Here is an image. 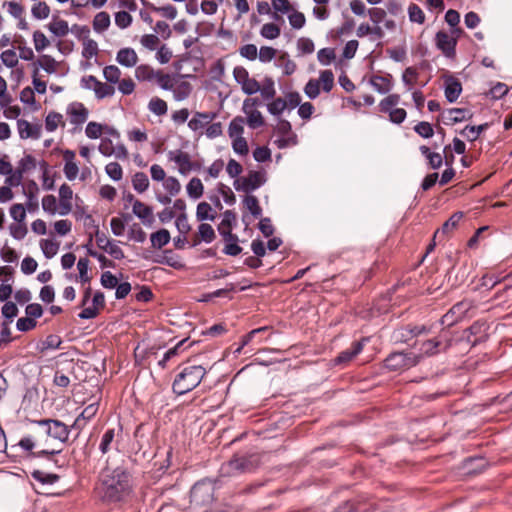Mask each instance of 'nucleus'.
<instances>
[{
  "label": "nucleus",
  "mask_w": 512,
  "mask_h": 512,
  "mask_svg": "<svg viewBox=\"0 0 512 512\" xmlns=\"http://www.w3.org/2000/svg\"><path fill=\"white\" fill-rule=\"evenodd\" d=\"M133 487V478L127 469L106 467L99 474L95 493L103 503L114 504L127 501Z\"/></svg>",
  "instance_id": "obj_1"
},
{
  "label": "nucleus",
  "mask_w": 512,
  "mask_h": 512,
  "mask_svg": "<svg viewBox=\"0 0 512 512\" xmlns=\"http://www.w3.org/2000/svg\"><path fill=\"white\" fill-rule=\"evenodd\" d=\"M207 371L202 365L184 367L175 377L172 389L177 395H184L195 389L202 381Z\"/></svg>",
  "instance_id": "obj_2"
},
{
  "label": "nucleus",
  "mask_w": 512,
  "mask_h": 512,
  "mask_svg": "<svg viewBox=\"0 0 512 512\" xmlns=\"http://www.w3.org/2000/svg\"><path fill=\"white\" fill-rule=\"evenodd\" d=\"M214 490V485L210 481L197 482L190 491V512H209Z\"/></svg>",
  "instance_id": "obj_3"
},
{
  "label": "nucleus",
  "mask_w": 512,
  "mask_h": 512,
  "mask_svg": "<svg viewBox=\"0 0 512 512\" xmlns=\"http://www.w3.org/2000/svg\"><path fill=\"white\" fill-rule=\"evenodd\" d=\"M421 359L422 355L412 352H394L384 360V365L390 371H399L416 366Z\"/></svg>",
  "instance_id": "obj_4"
},
{
  "label": "nucleus",
  "mask_w": 512,
  "mask_h": 512,
  "mask_svg": "<svg viewBox=\"0 0 512 512\" xmlns=\"http://www.w3.org/2000/svg\"><path fill=\"white\" fill-rule=\"evenodd\" d=\"M399 94H389L379 103V110L382 113H388L389 120L395 124H401L404 122L407 116V112L403 108H396L400 103Z\"/></svg>",
  "instance_id": "obj_5"
},
{
  "label": "nucleus",
  "mask_w": 512,
  "mask_h": 512,
  "mask_svg": "<svg viewBox=\"0 0 512 512\" xmlns=\"http://www.w3.org/2000/svg\"><path fill=\"white\" fill-rule=\"evenodd\" d=\"M452 346V337L447 331H442L437 337L424 341L421 352L424 356H434L446 352Z\"/></svg>",
  "instance_id": "obj_6"
},
{
  "label": "nucleus",
  "mask_w": 512,
  "mask_h": 512,
  "mask_svg": "<svg viewBox=\"0 0 512 512\" xmlns=\"http://www.w3.org/2000/svg\"><path fill=\"white\" fill-rule=\"evenodd\" d=\"M35 423L45 428V433L48 437L56 439L61 443L67 442L70 428L62 421L57 419H41L35 421Z\"/></svg>",
  "instance_id": "obj_7"
},
{
  "label": "nucleus",
  "mask_w": 512,
  "mask_h": 512,
  "mask_svg": "<svg viewBox=\"0 0 512 512\" xmlns=\"http://www.w3.org/2000/svg\"><path fill=\"white\" fill-rule=\"evenodd\" d=\"M474 307L475 305L472 300L464 299L459 301L442 316L441 323L443 325L452 326L453 324L461 321Z\"/></svg>",
  "instance_id": "obj_8"
},
{
  "label": "nucleus",
  "mask_w": 512,
  "mask_h": 512,
  "mask_svg": "<svg viewBox=\"0 0 512 512\" xmlns=\"http://www.w3.org/2000/svg\"><path fill=\"white\" fill-rule=\"evenodd\" d=\"M266 182L264 171H250L247 176L238 178L233 185L237 191L250 192L258 189Z\"/></svg>",
  "instance_id": "obj_9"
},
{
  "label": "nucleus",
  "mask_w": 512,
  "mask_h": 512,
  "mask_svg": "<svg viewBox=\"0 0 512 512\" xmlns=\"http://www.w3.org/2000/svg\"><path fill=\"white\" fill-rule=\"evenodd\" d=\"M435 45L447 58H454L456 55L455 37L449 36V33L440 30L435 35Z\"/></svg>",
  "instance_id": "obj_10"
},
{
  "label": "nucleus",
  "mask_w": 512,
  "mask_h": 512,
  "mask_svg": "<svg viewBox=\"0 0 512 512\" xmlns=\"http://www.w3.org/2000/svg\"><path fill=\"white\" fill-rule=\"evenodd\" d=\"M66 114L71 124L81 126L87 121L89 111L81 102H72L67 106Z\"/></svg>",
  "instance_id": "obj_11"
},
{
  "label": "nucleus",
  "mask_w": 512,
  "mask_h": 512,
  "mask_svg": "<svg viewBox=\"0 0 512 512\" xmlns=\"http://www.w3.org/2000/svg\"><path fill=\"white\" fill-rule=\"evenodd\" d=\"M465 338L472 346L477 345L487 338V325L484 322H475L464 331Z\"/></svg>",
  "instance_id": "obj_12"
},
{
  "label": "nucleus",
  "mask_w": 512,
  "mask_h": 512,
  "mask_svg": "<svg viewBox=\"0 0 512 512\" xmlns=\"http://www.w3.org/2000/svg\"><path fill=\"white\" fill-rule=\"evenodd\" d=\"M215 112H195L193 117L188 121V127L194 131H202L206 128L215 118Z\"/></svg>",
  "instance_id": "obj_13"
},
{
  "label": "nucleus",
  "mask_w": 512,
  "mask_h": 512,
  "mask_svg": "<svg viewBox=\"0 0 512 512\" xmlns=\"http://www.w3.org/2000/svg\"><path fill=\"white\" fill-rule=\"evenodd\" d=\"M105 306V297L104 294L100 291L96 292L92 299V306L85 307L83 310L79 313L80 319H93L95 318L99 310L104 308Z\"/></svg>",
  "instance_id": "obj_14"
},
{
  "label": "nucleus",
  "mask_w": 512,
  "mask_h": 512,
  "mask_svg": "<svg viewBox=\"0 0 512 512\" xmlns=\"http://www.w3.org/2000/svg\"><path fill=\"white\" fill-rule=\"evenodd\" d=\"M367 340V338H363L360 341L353 342L350 348L339 353V355L334 360L335 364L341 365L350 362L354 357L362 352L364 342Z\"/></svg>",
  "instance_id": "obj_15"
},
{
  "label": "nucleus",
  "mask_w": 512,
  "mask_h": 512,
  "mask_svg": "<svg viewBox=\"0 0 512 512\" xmlns=\"http://www.w3.org/2000/svg\"><path fill=\"white\" fill-rule=\"evenodd\" d=\"M73 191L67 184H62L59 188V211L60 215H67L72 210Z\"/></svg>",
  "instance_id": "obj_16"
},
{
  "label": "nucleus",
  "mask_w": 512,
  "mask_h": 512,
  "mask_svg": "<svg viewBox=\"0 0 512 512\" xmlns=\"http://www.w3.org/2000/svg\"><path fill=\"white\" fill-rule=\"evenodd\" d=\"M369 84L380 94H387L393 88V76L386 74L384 76L372 75L369 79Z\"/></svg>",
  "instance_id": "obj_17"
},
{
  "label": "nucleus",
  "mask_w": 512,
  "mask_h": 512,
  "mask_svg": "<svg viewBox=\"0 0 512 512\" xmlns=\"http://www.w3.org/2000/svg\"><path fill=\"white\" fill-rule=\"evenodd\" d=\"M62 154L65 161L63 172L69 181H73L79 173L78 165L75 162V152L73 150L66 149Z\"/></svg>",
  "instance_id": "obj_18"
},
{
  "label": "nucleus",
  "mask_w": 512,
  "mask_h": 512,
  "mask_svg": "<svg viewBox=\"0 0 512 512\" xmlns=\"http://www.w3.org/2000/svg\"><path fill=\"white\" fill-rule=\"evenodd\" d=\"M133 214L138 217L146 226H151L154 222L153 210L150 206L135 200L132 206Z\"/></svg>",
  "instance_id": "obj_19"
},
{
  "label": "nucleus",
  "mask_w": 512,
  "mask_h": 512,
  "mask_svg": "<svg viewBox=\"0 0 512 512\" xmlns=\"http://www.w3.org/2000/svg\"><path fill=\"white\" fill-rule=\"evenodd\" d=\"M39 188L34 180H30L23 188V193L27 198L26 205L24 206L29 212H35L38 210L37 195Z\"/></svg>",
  "instance_id": "obj_20"
},
{
  "label": "nucleus",
  "mask_w": 512,
  "mask_h": 512,
  "mask_svg": "<svg viewBox=\"0 0 512 512\" xmlns=\"http://www.w3.org/2000/svg\"><path fill=\"white\" fill-rule=\"evenodd\" d=\"M17 128L21 139H39L41 136V126L32 125L27 120L19 119L17 121Z\"/></svg>",
  "instance_id": "obj_21"
},
{
  "label": "nucleus",
  "mask_w": 512,
  "mask_h": 512,
  "mask_svg": "<svg viewBox=\"0 0 512 512\" xmlns=\"http://www.w3.org/2000/svg\"><path fill=\"white\" fill-rule=\"evenodd\" d=\"M472 114L464 108H450L444 112V118L447 125H453L470 119Z\"/></svg>",
  "instance_id": "obj_22"
},
{
  "label": "nucleus",
  "mask_w": 512,
  "mask_h": 512,
  "mask_svg": "<svg viewBox=\"0 0 512 512\" xmlns=\"http://www.w3.org/2000/svg\"><path fill=\"white\" fill-rule=\"evenodd\" d=\"M116 61L124 67H134L138 62V55L133 48H122L117 52Z\"/></svg>",
  "instance_id": "obj_23"
},
{
  "label": "nucleus",
  "mask_w": 512,
  "mask_h": 512,
  "mask_svg": "<svg viewBox=\"0 0 512 512\" xmlns=\"http://www.w3.org/2000/svg\"><path fill=\"white\" fill-rule=\"evenodd\" d=\"M172 155V153H170ZM170 159L178 165V171L182 175H187L191 172L192 161L187 152L177 150Z\"/></svg>",
  "instance_id": "obj_24"
},
{
  "label": "nucleus",
  "mask_w": 512,
  "mask_h": 512,
  "mask_svg": "<svg viewBox=\"0 0 512 512\" xmlns=\"http://www.w3.org/2000/svg\"><path fill=\"white\" fill-rule=\"evenodd\" d=\"M462 92V85L456 78L450 77L445 82V98L449 103L455 102Z\"/></svg>",
  "instance_id": "obj_25"
},
{
  "label": "nucleus",
  "mask_w": 512,
  "mask_h": 512,
  "mask_svg": "<svg viewBox=\"0 0 512 512\" xmlns=\"http://www.w3.org/2000/svg\"><path fill=\"white\" fill-rule=\"evenodd\" d=\"M33 71H37L39 73V69L42 68L49 74H53L57 70V62L50 55H41L37 61L32 63Z\"/></svg>",
  "instance_id": "obj_26"
},
{
  "label": "nucleus",
  "mask_w": 512,
  "mask_h": 512,
  "mask_svg": "<svg viewBox=\"0 0 512 512\" xmlns=\"http://www.w3.org/2000/svg\"><path fill=\"white\" fill-rule=\"evenodd\" d=\"M88 81L93 82V91L98 99L110 97L114 94L115 88L107 83L100 82L96 77L89 75Z\"/></svg>",
  "instance_id": "obj_27"
},
{
  "label": "nucleus",
  "mask_w": 512,
  "mask_h": 512,
  "mask_svg": "<svg viewBox=\"0 0 512 512\" xmlns=\"http://www.w3.org/2000/svg\"><path fill=\"white\" fill-rule=\"evenodd\" d=\"M135 77L140 82H152L157 77V71L147 64H142L136 67Z\"/></svg>",
  "instance_id": "obj_28"
},
{
  "label": "nucleus",
  "mask_w": 512,
  "mask_h": 512,
  "mask_svg": "<svg viewBox=\"0 0 512 512\" xmlns=\"http://www.w3.org/2000/svg\"><path fill=\"white\" fill-rule=\"evenodd\" d=\"M421 154L428 160L429 167L431 169H438L443 164V158L441 154L432 152L429 147L422 145L419 148Z\"/></svg>",
  "instance_id": "obj_29"
},
{
  "label": "nucleus",
  "mask_w": 512,
  "mask_h": 512,
  "mask_svg": "<svg viewBox=\"0 0 512 512\" xmlns=\"http://www.w3.org/2000/svg\"><path fill=\"white\" fill-rule=\"evenodd\" d=\"M463 216V212H455L452 214L451 217L443 223L442 227L435 232L434 237H436L439 233H451L454 229H456Z\"/></svg>",
  "instance_id": "obj_30"
},
{
  "label": "nucleus",
  "mask_w": 512,
  "mask_h": 512,
  "mask_svg": "<svg viewBox=\"0 0 512 512\" xmlns=\"http://www.w3.org/2000/svg\"><path fill=\"white\" fill-rule=\"evenodd\" d=\"M170 233L167 229H160L151 234V245L155 249H161L170 242Z\"/></svg>",
  "instance_id": "obj_31"
},
{
  "label": "nucleus",
  "mask_w": 512,
  "mask_h": 512,
  "mask_svg": "<svg viewBox=\"0 0 512 512\" xmlns=\"http://www.w3.org/2000/svg\"><path fill=\"white\" fill-rule=\"evenodd\" d=\"M59 126L65 127L63 115L54 111L49 112L45 118V129L54 132Z\"/></svg>",
  "instance_id": "obj_32"
},
{
  "label": "nucleus",
  "mask_w": 512,
  "mask_h": 512,
  "mask_svg": "<svg viewBox=\"0 0 512 512\" xmlns=\"http://www.w3.org/2000/svg\"><path fill=\"white\" fill-rule=\"evenodd\" d=\"M187 194L191 199L197 200L204 193V186L199 178L193 177L186 185Z\"/></svg>",
  "instance_id": "obj_33"
},
{
  "label": "nucleus",
  "mask_w": 512,
  "mask_h": 512,
  "mask_svg": "<svg viewBox=\"0 0 512 512\" xmlns=\"http://www.w3.org/2000/svg\"><path fill=\"white\" fill-rule=\"evenodd\" d=\"M243 112L247 116L246 123L251 129H257L264 125V118L257 109H247Z\"/></svg>",
  "instance_id": "obj_34"
},
{
  "label": "nucleus",
  "mask_w": 512,
  "mask_h": 512,
  "mask_svg": "<svg viewBox=\"0 0 512 512\" xmlns=\"http://www.w3.org/2000/svg\"><path fill=\"white\" fill-rule=\"evenodd\" d=\"M198 234L200 239L195 240L193 246H196L200 243V241H204L206 243H211L215 239V231L210 224L201 223L198 227Z\"/></svg>",
  "instance_id": "obj_35"
},
{
  "label": "nucleus",
  "mask_w": 512,
  "mask_h": 512,
  "mask_svg": "<svg viewBox=\"0 0 512 512\" xmlns=\"http://www.w3.org/2000/svg\"><path fill=\"white\" fill-rule=\"evenodd\" d=\"M110 26V15L107 12H99L93 19V29L97 33L106 31Z\"/></svg>",
  "instance_id": "obj_36"
},
{
  "label": "nucleus",
  "mask_w": 512,
  "mask_h": 512,
  "mask_svg": "<svg viewBox=\"0 0 512 512\" xmlns=\"http://www.w3.org/2000/svg\"><path fill=\"white\" fill-rule=\"evenodd\" d=\"M245 119L241 116L234 117L228 127L229 137L236 138L243 136Z\"/></svg>",
  "instance_id": "obj_37"
},
{
  "label": "nucleus",
  "mask_w": 512,
  "mask_h": 512,
  "mask_svg": "<svg viewBox=\"0 0 512 512\" xmlns=\"http://www.w3.org/2000/svg\"><path fill=\"white\" fill-rule=\"evenodd\" d=\"M133 189L138 193H144L149 187L148 176L144 172H136L132 176Z\"/></svg>",
  "instance_id": "obj_38"
},
{
  "label": "nucleus",
  "mask_w": 512,
  "mask_h": 512,
  "mask_svg": "<svg viewBox=\"0 0 512 512\" xmlns=\"http://www.w3.org/2000/svg\"><path fill=\"white\" fill-rule=\"evenodd\" d=\"M261 96L264 100H271L276 95L274 80L271 77H265L262 85H260Z\"/></svg>",
  "instance_id": "obj_39"
},
{
  "label": "nucleus",
  "mask_w": 512,
  "mask_h": 512,
  "mask_svg": "<svg viewBox=\"0 0 512 512\" xmlns=\"http://www.w3.org/2000/svg\"><path fill=\"white\" fill-rule=\"evenodd\" d=\"M419 73L414 67H407L402 73V81L408 91H411L413 86L417 83Z\"/></svg>",
  "instance_id": "obj_40"
},
{
  "label": "nucleus",
  "mask_w": 512,
  "mask_h": 512,
  "mask_svg": "<svg viewBox=\"0 0 512 512\" xmlns=\"http://www.w3.org/2000/svg\"><path fill=\"white\" fill-rule=\"evenodd\" d=\"M213 209L207 202H200L196 209V218L198 221L214 220L215 215L212 213Z\"/></svg>",
  "instance_id": "obj_41"
},
{
  "label": "nucleus",
  "mask_w": 512,
  "mask_h": 512,
  "mask_svg": "<svg viewBox=\"0 0 512 512\" xmlns=\"http://www.w3.org/2000/svg\"><path fill=\"white\" fill-rule=\"evenodd\" d=\"M116 433L115 429H107L102 435L99 449L102 454H106L112 449V444L115 441Z\"/></svg>",
  "instance_id": "obj_42"
},
{
  "label": "nucleus",
  "mask_w": 512,
  "mask_h": 512,
  "mask_svg": "<svg viewBox=\"0 0 512 512\" xmlns=\"http://www.w3.org/2000/svg\"><path fill=\"white\" fill-rule=\"evenodd\" d=\"M40 247L44 256L47 259H51L58 253L59 243L50 239H42L40 241Z\"/></svg>",
  "instance_id": "obj_43"
},
{
  "label": "nucleus",
  "mask_w": 512,
  "mask_h": 512,
  "mask_svg": "<svg viewBox=\"0 0 512 512\" xmlns=\"http://www.w3.org/2000/svg\"><path fill=\"white\" fill-rule=\"evenodd\" d=\"M488 124H481L477 126L467 125L462 131L461 135L467 138L468 141H475L479 137L480 133H482L485 129H487Z\"/></svg>",
  "instance_id": "obj_44"
},
{
  "label": "nucleus",
  "mask_w": 512,
  "mask_h": 512,
  "mask_svg": "<svg viewBox=\"0 0 512 512\" xmlns=\"http://www.w3.org/2000/svg\"><path fill=\"white\" fill-rule=\"evenodd\" d=\"M244 206L247 210L250 211V213L255 217L258 218L262 215V208L259 205V201L256 196L254 195H247L244 198Z\"/></svg>",
  "instance_id": "obj_45"
},
{
  "label": "nucleus",
  "mask_w": 512,
  "mask_h": 512,
  "mask_svg": "<svg viewBox=\"0 0 512 512\" xmlns=\"http://www.w3.org/2000/svg\"><path fill=\"white\" fill-rule=\"evenodd\" d=\"M155 81L164 90H172L175 86V78L170 74L163 73L162 70H157Z\"/></svg>",
  "instance_id": "obj_46"
},
{
  "label": "nucleus",
  "mask_w": 512,
  "mask_h": 512,
  "mask_svg": "<svg viewBox=\"0 0 512 512\" xmlns=\"http://www.w3.org/2000/svg\"><path fill=\"white\" fill-rule=\"evenodd\" d=\"M148 108L157 116L165 115L168 110L167 103L159 97H153L148 104Z\"/></svg>",
  "instance_id": "obj_47"
},
{
  "label": "nucleus",
  "mask_w": 512,
  "mask_h": 512,
  "mask_svg": "<svg viewBox=\"0 0 512 512\" xmlns=\"http://www.w3.org/2000/svg\"><path fill=\"white\" fill-rule=\"evenodd\" d=\"M408 16H409V20L412 23H417L420 25L424 24L425 19H426L423 10L420 8V6H418L415 3H411L408 6Z\"/></svg>",
  "instance_id": "obj_48"
},
{
  "label": "nucleus",
  "mask_w": 512,
  "mask_h": 512,
  "mask_svg": "<svg viewBox=\"0 0 512 512\" xmlns=\"http://www.w3.org/2000/svg\"><path fill=\"white\" fill-rule=\"evenodd\" d=\"M34 480L42 484H54L59 480V476L53 473H46L41 470H34L31 473Z\"/></svg>",
  "instance_id": "obj_49"
},
{
  "label": "nucleus",
  "mask_w": 512,
  "mask_h": 512,
  "mask_svg": "<svg viewBox=\"0 0 512 512\" xmlns=\"http://www.w3.org/2000/svg\"><path fill=\"white\" fill-rule=\"evenodd\" d=\"M49 30L57 37H63L69 32L68 23L62 19L53 20L49 24Z\"/></svg>",
  "instance_id": "obj_50"
},
{
  "label": "nucleus",
  "mask_w": 512,
  "mask_h": 512,
  "mask_svg": "<svg viewBox=\"0 0 512 512\" xmlns=\"http://www.w3.org/2000/svg\"><path fill=\"white\" fill-rule=\"evenodd\" d=\"M31 13L35 19L43 20L48 18L50 14V7L46 2L39 1L32 6Z\"/></svg>",
  "instance_id": "obj_51"
},
{
  "label": "nucleus",
  "mask_w": 512,
  "mask_h": 512,
  "mask_svg": "<svg viewBox=\"0 0 512 512\" xmlns=\"http://www.w3.org/2000/svg\"><path fill=\"white\" fill-rule=\"evenodd\" d=\"M61 453V449H42L39 450L36 453H32L34 457H46L48 460L52 461L56 467H62L64 465V462H61L54 458L56 455Z\"/></svg>",
  "instance_id": "obj_52"
},
{
  "label": "nucleus",
  "mask_w": 512,
  "mask_h": 512,
  "mask_svg": "<svg viewBox=\"0 0 512 512\" xmlns=\"http://www.w3.org/2000/svg\"><path fill=\"white\" fill-rule=\"evenodd\" d=\"M281 30L278 25L274 23H266L260 30V35L269 40L276 39L280 36Z\"/></svg>",
  "instance_id": "obj_53"
},
{
  "label": "nucleus",
  "mask_w": 512,
  "mask_h": 512,
  "mask_svg": "<svg viewBox=\"0 0 512 512\" xmlns=\"http://www.w3.org/2000/svg\"><path fill=\"white\" fill-rule=\"evenodd\" d=\"M246 469V459L239 457L231 459L225 466L222 467V471L226 470L230 472H242Z\"/></svg>",
  "instance_id": "obj_54"
},
{
  "label": "nucleus",
  "mask_w": 512,
  "mask_h": 512,
  "mask_svg": "<svg viewBox=\"0 0 512 512\" xmlns=\"http://www.w3.org/2000/svg\"><path fill=\"white\" fill-rule=\"evenodd\" d=\"M319 85L322 84V89L325 92H330L334 86V74L331 70H324L320 72Z\"/></svg>",
  "instance_id": "obj_55"
},
{
  "label": "nucleus",
  "mask_w": 512,
  "mask_h": 512,
  "mask_svg": "<svg viewBox=\"0 0 512 512\" xmlns=\"http://www.w3.org/2000/svg\"><path fill=\"white\" fill-rule=\"evenodd\" d=\"M164 189L170 196H176L181 191V184L176 177L169 176L163 182Z\"/></svg>",
  "instance_id": "obj_56"
},
{
  "label": "nucleus",
  "mask_w": 512,
  "mask_h": 512,
  "mask_svg": "<svg viewBox=\"0 0 512 512\" xmlns=\"http://www.w3.org/2000/svg\"><path fill=\"white\" fill-rule=\"evenodd\" d=\"M105 172L114 181H120L123 177V170L118 162H110L105 166Z\"/></svg>",
  "instance_id": "obj_57"
},
{
  "label": "nucleus",
  "mask_w": 512,
  "mask_h": 512,
  "mask_svg": "<svg viewBox=\"0 0 512 512\" xmlns=\"http://www.w3.org/2000/svg\"><path fill=\"white\" fill-rule=\"evenodd\" d=\"M174 98L178 101L184 100L191 93V86L188 82H181L173 87Z\"/></svg>",
  "instance_id": "obj_58"
},
{
  "label": "nucleus",
  "mask_w": 512,
  "mask_h": 512,
  "mask_svg": "<svg viewBox=\"0 0 512 512\" xmlns=\"http://www.w3.org/2000/svg\"><path fill=\"white\" fill-rule=\"evenodd\" d=\"M148 6L152 11L160 13L163 17L167 19L173 20L177 16V9L170 4L162 7H156L153 4H148Z\"/></svg>",
  "instance_id": "obj_59"
},
{
  "label": "nucleus",
  "mask_w": 512,
  "mask_h": 512,
  "mask_svg": "<svg viewBox=\"0 0 512 512\" xmlns=\"http://www.w3.org/2000/svg\"><path fill=\"white\" fill-rule=\"evenodd\" d=\"M232 149L241 156L247 155L249 153L247 140L243 136L232 138Z\"/></svg>",
  "instance_id": "obj_60"
},
{
  "label": "nucleus",
  "mask_w": 512,
  "mask_h": 512,
  "mask_svg": "<svg viewBox=\"0 0 512 512\" xmlns=\"http://www.w3.org/2000/svg\"><path fill=\"white\" fill-rule=\"evenodd\" d=\"M289 24L294 29H301L305 26L306 18L305 15L302 12L293 10L288 15Z\"/></svg>",
  "instance_id": "obj_61"
},
{
  "label": "nucleus",
  "mask_w": 512,
  "mask_h": 512,
  "mask_svg": "<svg viewBox=\"0 0 512 512\" xmlns=\"http://www.w3.org/2000/svg\"><path fill=\"white\" fill-rule=\"evenodd\" d=\"M287 108L286 100L276 98L267 105L268 112L272 115L279 116Z\"/></svg>",
  "instance_id": "obj_62"
},
{
  "label": "nucleus",
  "mask_w": 512,
  "mask_h": 512,
  "mask_svg": "<svg viewBox=\"0 0 512 512\" xmlns=\"http://www.w3.org/2000/svg\"><path fill=\"white\" fill-rule=\"evenodd\" d=\"M104 78L109 83H117L121 76L120 69L115 65L106 66L103 70Z\"/></svg>",
  "instance_id": "obj_63"
},
{
  "label": "nucleus",
  "mask_w": 512,
  "mask_h": 512,
  "mask_svg": "<svg viewBox=\"0 0 512 512\" xmlns=\"http://www.w3.org/2000/svg\"><path fill=\"white\" fill-rule=\"evenodd\" d=\"M414 131L423 138H431L434 135L433 126L426 121H421L416 124Z\"/></svg>",
  "instance_id": "obj_64"
}]
</instances>
